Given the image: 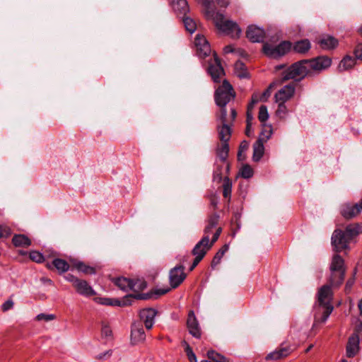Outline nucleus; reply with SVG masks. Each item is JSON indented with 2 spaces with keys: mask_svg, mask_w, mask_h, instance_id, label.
Segmentation results:
<instances>
[{
  "mask_svg": "<svg viewBox=\"0 0 362 362\" xmlns=\"http://www.w3.org/2000/svg\"><path fill=\"white\" fill-rule=\"evenodd\" d=\"M98 303L101 305H111L112 298H100L95 299Z\"/></svg>",
  "mask_w": 362,
  "mask_h": 362,
  "instance_id": "5fc2aeb1",
  "label": "nucleus"
},
{
  "mask_svg": "<svg viewBox=\"0 0 362 362\" xmlns=\"http://www.w3.org/2000/svg\"><path fill=\"white\" fill-rule=\"evenodd\" d=\"M228 250V246L227 245H224L218 251H222L223 255L226 253V252Z\"/></svg>",
  "mask_w": 362,
  "mask_h": 362,
  "instance_id": "338daca9",
  "label": "nucleus"
},
{
  "mask_svg": "<svg viewBox=\"0 0 362 362\" xmlns=\"http://www.w3.org/2000/svg\"><path fill=\"white\" fill-rule=\"evenodd\" d=\"M40 281L43 282L44 284H52V281L49 279L42 277L41 278Z\"/></svg>",
  "mask_w": 362,
  "mask_h": 362,
  "instance_id": "0e129e2a",
  "label": "nucleus"
},
{
  "mask_svg": "<svg viewBox=\"0 0 362 362\" xmlns=\"http://www.w3.org/2000/svg\"><path fill=\"white\" fill-rule=\"evenodd\" d=\"M362 233V223L348 225L345 230L337 229L332 236V244L337 252H340L349 247V242Z\"/></svg>",
  "mask_w": 362,
  "mask_h": 362,
  "instance_id": "20e7f679",
  "label": "nucleus"
},
{
  "mask_svg": "<svg viewBox=\"0 0 362 362\" xmlns=\"http://www.w3.org/2000/svg\"><path fill=\"white\" fill-rule=\"evenodd\" d=\"M221 231L222 229L221 227L217 228L211 241H209L208 236H203V238L195 245L192 249V254L193 255H202V257H204L207 251H209L212 247L213 245L218 239Z\"/></svg>",
  "mask_w": 362,
  "mask_h": 362,
  "instance_id": "0eeeda50",
  "label": "nucleus"
},
{
  "mask_svg": "<svg viewBox=\"0 0 362 362\" xmlns=\"http://www.w3.org/2000/svg\"><path fill=\"white\" fill-rule=\"evenodd\" d=\"M208 73L215 83H219L221 76L224 75V70L221 61L216 54L214 55V62L209 66Z\"/></svg>",
  "mask_w": 362,
  "mask_h": 362,
  "instance_id": "ddd939ff",
  "label": "nucleus"
},
{
  "mask_svg": "<svg viewBox=\"0 0 362 362\" xmlns=\"http://www.w3.org/2000/svg\"><path fill=\"white\" fill-rule=\"evenodd\" d=\"M332 59L326 56H320L312 59H303L291 64L281 73V81L293 79L300 81L312 71H320L331 66Z\"/></svg>",
  "mask_w": 362,
  "mask_h": 362,
  "instance_id": "f03ea898",
  "label": "nucleus"
},
{
  "mask_svg": "<svg viewBox=\"0 0 362 362\" xmlns=\"http://www.w3.org/2000/svg\"><path fill=\"white\" fill-rule=\"evenodd\" d=\"M101 334L103 338H105L107 341L112 339V332L110 326L107 325H103L101 329Z\"/></svg>",
  "mask_w": 362,
  "mask_h": 362,
  "instance_id": "79ce46f5",
  "label": "nucleus"
},
{
  "mask_svg": "<svg viewBox=\"0 0 362 362\" xmlns=\"http://www.w3.org/2000/svg\"><path fill=\"white\" fill-rule=\"evenodd\" d=\"M253 119H254L253 115H247V119H246L247 126H246V129H245V134L247 136H251L252 135V132L251 128H252Z\"/></svg>",
  "mask_w": 362,
  "mask_h": 362,
  "instance_id": "c03bdc74",
  "label": "nucleus"
},
{
  "mask_svg": "<svg viewBox=\"0 0 362 362\" xmlns=\"http://www.w3.org/2000/svg\"><path fill=\"white\" fill-rule=\"evenodd\" d=\"M248 147H249V144L247 141H243L241 142V144L239 146V150H238V160H240V153H243V152L247 151Z\"/></svg>",
  "mask_w": 362,
  "mask_h": 362,
  "instance_id": "8fccbe9b",
  "label": "nucleus"
},
{
  "mask_svg": "<svg viewBox=\"0 0 362 362\" xmlns=\"http://www.w3.org/2000/svg\"><path fill=\"white\" fill-rule=\"evenodd\" d=\"M234 71L236 76L240 78H248L250 77L247 66L240 60L235 63Z\"/></svg>",
  "mask_w": 362,
  "mask_h": 362,
  "instance_id": "c85d7f7f",
  "label": "nucleus"
},
{
  "mask_svg": "<svg viewBox=\"0 0 362 362\" xmlns=\"http://www.w3.org/2000/svg\"><path fill=\"white\" fill-rule=\"evenodd\" d=\"M170 288H159L156 289L153 293H138L134 295V298L138 300H148L152 298V296L156 294L158 296H161L167 293Z\"/></svg>",
  "mask_w": 362,
  "mask_h": 362,
  "instance_id": "7c9ffc66",
  "label": "nucleus"
},
{
  "mask_svg": "<svg viewBox=\"0 0 362 362\" xmlns=\"http://www.w3.org/2000/svg\"><path fill=\"white\" fill-rule=\"evenodd\" d=\"M122 305L121 302L118 299L112 298V306H120Z\"/></svg>",
  "mask_w": 362,
  "mask_h": 362,
  "instance_id": "680f3d73",
  "label": "nucleus"
},
{
  "mask_svg": "<svg viewBox=\"0 0 362 362\" xmlns=\"http://www.w3.org/2000/svg\"><path fill=\"white\" fill-rule=\"evenodd\" d=\"M147 286V284L144 280L137 279L134 281L133 291L144 290Z\"/></svg>",
  "mask_w": 362,
  "mask_h": 362,
  "instance_id": "49530a36",
  "label": "nucleus"
},
{
  "mask_svg": "<svg viewBox=\"0 0 362 362\" xmlns=\"http://www.w3.org/2000/svg\"><path fill=\"white\" fill-rule=\"evenodd\" d=\"M239 174L242 177L248 179L252 177L253 170L249 165H245L240 170Z\"/></svg>",
  "mask_w": 362,
  "mask_h": 362,
  "instance_id": "ea45409f",
  "label": "nucleus"
},
{
  "mask_svg": "<svg viewBox=\"0 0 362 362\" xmlns=\"http://www.w3.org/2000/svg\"><path fill=\"white\" fill-rule=\"evenodd\" d=\"M354 284V277L349 279L346 284V286H345L346 291H349L351 288Z\"/></svg>",
  "mask_w": 362,
  "mask_h": 362,
  "instance_id": "4d7b16f0",
  "label": "nucleus"
},
{
  "mask_svg": "<svg viewBox=\"0 0 362 362\" xmlns=\"http://www.w3.org/2000/svg\"><path fill=\"white\" fill-rule=\"evenodd\" d=\"M114 284L119 287L121 290L129 291L133 290L134 281L125 277H118L112 279Z\"/></svg>",
  "mask_w": 362,
  "mask_h": 362,
  "instance_id": "a878e982",
  "label": "nucleus"
},
{
  "mask_svg": "<svg viewBox=\"0 0 362 362\" xmlns=\"http://www.w3.org/2000/svg\"><path fill=\"white\" fill-rule=\"evenodd\" d=\"M218 220L219 215L217 214H213L209 217L207 224L204 230V236H208V238H209V235L212 233L214 228H216L218 223Z\"/></svg>",
  "mask_w": 362,
  "mask_h": 362,
  "instance_id": "cd10ccee",
  "label": "nucleus"
},
{
  "mask_svg": "<svg viewBox=\"0 0 362 362\" xmlns=\"http://www.w3.org/2000/svg\"><path fill=\"white\" fill-rule=\"evenodd\" d=\"M172 6L176 14L180 17L186 16L189 12V7L186 0H173Z\"/></svg>",
  "mask_w": 362,
  "mask_h": 362,
  "instance_id": "4be33fe9",
  "label": "nucleus"
},
{
  "mask_svg": "<svg viewBox=\"0 0 362 362\" xmlns=\"http://www.w3.org/2000/svg\"><path fill=\"white\" fill-rule=\"evenodd\" d=\"M209 358L214 362H228V359L223 356L214 351H209L207 353Z\"/></svg>",
  "mask_w": 362,
  "mask_h": 362,
  "instance_id": "58836bf2",
  "label": "nucleus"
},
{
  "mask_svg": "<svg viewBox=\"0 0 362 362\" xmlns=\"http://www.w3.org/2000/svg\"><path fill=\"white\" fill-rule=\"evenodd\" d=\"M195 256V258L193 261V263H194L195 264H198L201 261L202 259L204 258V257H202V255H194Z\"/></svg>",
  "mask_w": 362,
  "mask_h": 362,
  "instance_id": "052dcab7",
  "label": "nucleus"
},
{
  "mask_svg": "<svg viewBox=\"0 0 362 362\" xmlns=\"http://www.w3.org/2000/svg\"><path fill=\"white\" fill-rule=\"evenodd\" d=\"M329 285L326 284L320 287L317 292V300L314 307L315 322L324 323L333 311L332 305L333 293L331 286L338 287L344 281L345 274L344 261L343 258L336 254L333 256L330 264Z\"/></svg>",
  "mask_w": 362,
  "mask_h": 362,
  "instance_id": "f257e3e1",
  "label": "nucleus"
},
{
  "mask_svg": "<svg viewBox=\"0 0 362 362\" xmlns=\"http://www.w3.org/2000/svg\"><path fill=\"white\" fill-rule=\"evenodd\" d=\"M66 279L72 283L73 286L74 287L77 282L80 280V279L74 276V275L71 274H67L65 276Z\"/></svg>",
  "mask_w": 362,
  "mask_h": 362,
  "instance_id": "6e6d98bb",
  "label": "nucleus"
},
{
  "mask_svg": "<svg viewBox=\"0 0 362 362\" xmlns=\"http://www.w3.org/2000/svg\"><path fill=\"white\" fill-rule=\"evenodd\" d=\"M223 165V164L221 165L217 164L216 169L214 172V180H218V182L222 180V167Z\"/></svg>",
  "mask_w": 362,
  "mask_h": 362,
  "instance_id": "de8ad7c7",
  "label": "nucleus"
},
{
  "mask_svg": "<svg viewBox=\"0 0 362 362\" xmlns=\"http://www.w3.org/2000/svg\"><path fill=\"white\" fill-rule=\"evenodd\" d=\"M229 145L227 142H221V144L216 149V154L223 165H226V171L229 170V164L227 162L228 156Z\"/></svg>",
  "mask_w": 362,
  "mask_h": 362,
  "instance_id": "5701e85b",
  "label": "nucleus"
},
{
  "mask_svg": "<svg viewBox=\"0 0 362 362\" xmlns=\"http://www.w3.org/2000/svg\"><path fill=\"white\" fill-rule=\"evenodd\" d=\"M359 349V337L356 334H353L348 340L346 345V355L348 357H354L358 353Z\"/></svg>",
  "mask_w": 362,
  "mask_h": 362,
  "instance_id": "412c9836",
  "label": "nucleus"
},
{
  "mask_svg": "<svg viewBox=\"0 0 362 362\" xmlns=\"http://www.w3.org/2000/svg\"><path fill=\"white\" fill-rule=\"evenodd\" d=\"M259 120L262 124V129L258 139H262V141H267L271 137L273 129L271 124H267V121L269 117V115H258Z\"/></svg>",
  "mask_w": 362,
  "mask_h": 362,
  "instance_id": "a211bd4d",
  "label": "nucleus"
},
{
  "mask_svg": "<svg viewBox=\"0 0 362 362\" xmlns=\"http://www.w3.org/2000/svg\"><path fill=\"white\" fill-rule=\"evenodd\" d=\"M74 267L79 272H81L86 274H94L95 269L94 267L88 266L82 262H76L74 264Z\"/></svg>",
  "mask_w": 362,
  "mask_h": 362,
  "instance_id": "f704fd0d",
  "label": "nucleus"
},
{
  "mask_svg": "<svg viewBox=\"0 0 362 362\" xmlns=\"http://www.w3.org/2000/svg\"><path fill=\"white\" fill-rule=\"evenodd\" d=\"M223 51L226 54L233 53L235 52V49L232 47V45H227L224 47Z\"/></svg>",
  "mask_w": 362,
  "mask_h": 362,
  "instance_id": "13d9d810",
  "label": "nucleus"
},
{
  "mask_svg": "<svg viewBox=\"0 0 362 362\" xmlns=\"http://www.w3.org/2000/svg\"><path fill=\"white\" fill-rule=\"evenodd\" d=\"M76 291L81 296L90 297L96 294L93 288L88 283L83 279H80L74 286Z\"/></svg>",
  "mask_w": 362,
  "mask_h": 362,
  "instance_id": "6ab92c4d",
  "label": "nucleus"
},
{
  "mask_svg": "<svg viewBox=\"0 0 362 362\" xmlns=\"http://www.w3.org/2000/svg\"><path fill=\"white\" fill-rule=\"evenodd\" d=\"M295 93V86L289 84L284 86L274 95L275 102L278 103V108L275 113H286L289 111L285 103L293 97Z\"/></svg>",
  "mask_w": 362,
  "mask_h": 362,
  "instance_id": "423d86ee",
  "label": "nucleus"
},
{
  "mask_svg": "<svg viewBox=\"0 0 362 362\" xmlns=\"http://www.w3.org/2000/svg\"><path fill=\"white\" fill-rule=\"evenodd\" d=\"M197 265L195 264L194 263H192V264L191 265L189 269L192 271L193 270Z\"/></svg>",
  "mask_w": 362,
  "mask_h": 362,
  "instance_id": "774afa93",
  "label": "nucleus"
},
{
  "mask_svg": "<svg viewBox=\"0 0 362 362\" xmlns=\"http://www.w3.org/2000/svg\"><path fill=\"white\" fill-rule=\"evenodd\" d=\"M361 211L358 204L354 205L345 204L341 209V215L346 219H350L356 216Z\"/></svg>",
  "mask_w": 362,
  "mask_h": 362,
  "instance_id": "393cba45",
  "label": "nucleus"
},
{
  "mask_svg": "<svg viewBox=\"0 0 362 362\" xmlns=\"http://www.w3.org/2000/svg\"><path fill=\"white\" fill-rule=\"evenodd\" d=\"M216 1L221 7H226L229 4V0H216Z\"/></svg>",
  "mask_w": 362,
  "mask_h": 362,
  "instance_id": "bf43d9fd",
  "label": "nucleus"
},
{
  "mask_svg": "<svg viewBox=\"0 0 362 362\" xmlns=\"http://www.w3.org/2000/svg\"><path fill=\"white\" fill-rule=\"evenodd\" d=\"M354 54L357 59L362 60V43L357 45L354 50Z\"/></svg>",
  "mask_w": 362,
  "mask_h": 362,
  "instance_id": "864d4df0",
  "label": "nucleus"
},
{
  "mask_svg": "<svg viewBox=\"0 0 362 362\" xmlns=\"http://www.w3.org/2000/svg\"><path fill=\"white\" fill-rule=\"evenodd\" d=\"M226 116L228 115H221L218 121L221 127H218V136L221 142H228L231 136V129L230 126L226 123ZM231 120L235 119L236 115H228Z\"/></svg>",
  "mask_w": 362,
  "mask_h": 362,
  "instance_id": "1a4fd4ad",
  "label": "nucleus"
},
{
  "mask_svg": "<svg viewBox=\"0 0 362 362\" xmlns=\"http://www.w3.org/2000/svg\"><path fill=\"white\" fill-rule=\"evenodd\" d=\"M265 141H262V139H258L253 145V156L252 159L254 161H259L264 155V143Z\"/></svg>",
  "mask_w": 362,
  "mask_h": 362,
  "instance_id": "bb28decb",
  "label": "nucleus"
},
{
  "mask_svg": "<svg viewBox=\"0 0 362 362\" xmlns=\"http://www.w3.org/2000/svg\"><path fill=\"white\" fill-rule=\"evenodd\" d=\"M223 255L222 251H218L215 256L214 257L212 262H211V267H214L217 264H218L221 262V259H222Z\"/></svg>",
  "mask_w": 362,
  "mask_h": 362,
  "instance_id": "09e8293b",
  "label": "nucleus"
},
{
  "mask_svg": "<svg viewBox=\"0 0 362 362\" xmlns=\"http://www.w3.org/2000/svg\"><path fill=\"white\" fill-rule=\"evenodd\" d=\"M11 229L6 224H0V238H7L11 235Z\"/></svg>",
  "mask_w": 362,
  "mask_h": 362,
  "instance_id": "a19ab883",
  "label": "nucleus"
},
{
  "mask_svg": "<svg viewBox=\"0 0 362 362\" xmlns=\"http://www.w3.org/2000/svg\"><path fill=\"white\" fill-rule=\"evenodd\" d=\"M265 35L263 28L254 25H249L246 31V37L252 42H262Z\"/></svg>",
  "mask_w": 362,
  "mask_h": 362,
  "instance_id": "4468645a",
  "label": "nucleus"
},
{
  "mask_svg": "<svg viewBox=\"0 0 362 362\" xmlns=\"http://www.w3.org/2000/svg\"><path fill=\"white\" fill-rule=\"evenodd\" d=\"M112 354V350L109 349L107 351H105L103 353L99 354L95 356V358L98 360H105L106 358H110Z\"/></svg>",
  "mask_w": 362,
  "mask_h": 362,
  "instance_id": "3c124183",
  "label": "nucleus"
},
{
  "mask_svg": "<svg viewBox=\"0 0 362 362\" xmlns=\"http://www.w3.org/2000/svg\"><path fill=\"white\" fill-rule=\"evenodd\" d=\"M354 64L355 59L350 56H346L341 59L337 69L339 72H343L351 69Z\"/></svg>",
  "mask_w": 362,
  "mask_h": 362,
  "instance_id": "473e14b6",
  "label": "nucleus"
},
{
  "mask_svg": "<svg viewBox=\"0 0 362 362\" xmlns=\"http://www.w3.org/2000/svg\"><path fill=\"white\" fill-rule=\"evenodd\" d=\"M12 243L16 247H28L31 245V240L23 234L14 235Z\"/></svg>",
  "mask_w": 362,
  "mask_h": 362,
  "instance_id": "c756f323",
  "label": "nucleus"
},
{
  "mask_svg": "<svg viewBox=\"0 0 362 362\" xmlns=\"http://www.w3.org/2000/svg\"><path fill=\"white\" fill-rule=\"evenodd\" d=\"M29 257L31 260L37 263H41L45 260L44 256L42 253L37 251H31L30 252Z\"/></svg>",
  "mask_w": 362,
  "mask_h": 362,
  "instance_id": "37998d69",
  "label": "nucleus"
},
{
  "mask_svg": "<svg viewBox=\"0 0 362 362\" xmlns=\"http://www.w3.org/2000/svg\"><path fill=\"white\" fill-rule=\"evenodd\" d=\"M291 50V42L290 41H283L276 46L264 43L262 47L263 53L267 57L274 59L285 55Z\"/></svg>",
  "mask_w": 362,
  "mask_h": 362,
  "instance_id": "6e6552de",
  "label": "nucleus"
},
{
  "mask_svg": "<svg viewBox=\"0 0 362 362\" xmlns=\"http://www.w3.org/2000/svg\"><path fill=\"white\" fill-rule=\"evenodd\" d=\"M184 270L185 267L182 265L176 266L170 269L169 272V281L173 288L179 286L185 279L186 274Z\"/></svg>",
  "mask_w": 362,
  "mask_h": 362,
  "instance_id": "9d476101",
  "label": "nucleus"
},
{
  "mask_svg": "<svg viewBox=\"0 0 362 362\" xmlns=\"http://www.w3.org/2000/svg\"><path fill=\"white\" fill-rule=\"evenodd\" d=\"M231 191H232V182L228 177H226L223 179V197L225 198L230 197Z\"/></svg>",
  "mask_w": 362,
  "mask_h": 362,
  "instance_id": "e433bc0d",
  "label": "nucleus"
},
{
  "mask_svg": "<svg viewBox=\"0 0 362 362\" xmlns=\"http://www.w3.org/2000/svg\"><path fill=\"white\" fill-rule=\"evenodd\" d=\"M356 331L357 332H362V322H358L356 326Z\"/></svg>",
  "mask_w": 362,
  "mask_h": 362,
  "instance_id": "69168bd1",
  "label": "nucleus"
},
{
  "mask_svg": "<svg viewBox=\"0 0 362 362\" xmlns=\"http://www.w3.org/2000/svg\"><path fill=\"white\" fill-rule=\"evenodd\" d=\"M235 93L230 83L224 80L215 91L214 100L217 106L221 108V113H226V105L231 100H234Z\"/></svg>",
  "mask_w": 362,
  "mask_h": 362,
  "instance_id": "39448f33",
  "label": "nucleus"
},
{
  "mask_svg": "<svg viewBox=\"0 0 362 362\" xmlns=\"http://www.w3.org/2000/svg\"><path fill=\"white\" fill-rule=\"evenodd\" d=\"M197 54L199 57L204 58L211 52V47L204 36L197 35L194 39Z\"/></svg>",
  "mask_w": 362,
  "mask_h": 362,
  "instance_id": "f8f14e48",
  "label": "nucleus"
},
{
  "mask_svg": "<svg viewBox=\"0 0 362 362\" xmlns=\"http://www.w3.org/2000/svg\"><path fill=\"white\" fill-rule=\"evenodd\" d=\"M258 113H268L267 106L264 105H262L259 107V112Z\"/></svg>",
  "mask_w": 362,
  "mask_h": 362,
  "instance_id": "e2e57ef3",
  "label": "nucleus"
},
{
  "mask_svg": "<svg viewBox=\"0 0 362 362\" xmlns=\"http://www.w3.org/2000/svg\"><path fill=\"white\" fill-rule=\"evenodd\" d=\"M56 316L53 314L40 313L36 316L35 320L37 321L45 320L46 322H49L54 320Z\"/></svg>",
  "mask_w": 362,
  "mask_h": 362,
  "instance_id": "a18cd8bd",
  "label": "nucleus"
},
{
  "mask_svg": "<svg viewBox=\"0 0 362 362\" xmlns=\"http://www.w3.org/2000/svg\"><path fill=\"white\" fill-rule=\"evenodd\" d=\"M52 264L58 270L59 273H64L69 270V264L62 259L56 258L53 259Z\"/></svg>",
  "mask_w": 362,
  "mask_h": 362,
  "instance_id": "72a5a7b5",
  "label": "nucleus"
},
{
  "mask_svg": "<svg viewBox=\"0 0 362 362\" xmlns=\"http://www.w3.org/2000/svg\"><path fill=\"white\" fill-rule=\"evenodd\" d=\"M274 86V83H271L269 87L264 90L263 93H255L251 98V102L247 105V110L246 113H250L253 110V108L256 104L260 101H266L272 93V88Z\"/></svg>",
  "mask_w": 362,
  "mask_h": 362,
  "instance_id": "dca6fc26",
  "label": "nucleus"
},
{
  "mask_svg": "<svg viewBox=\"0 0 362 362\" xmlns=\"http://www.w3.org/2000/svg\"><path fill=\"white\" fill-rule=\"evenodd\" d=\"M202 4L206 9V17L212 19L219 30L233 38H238L240 36L242 30L238 25L234 21L225 20L223 14L215 12L212 8V0H202Z\"/></svg>",
  "mask_w": 362,
  "mask_h": 362,
  "instance_id": "7ed1b4c3",
  "label": "nucleus"
},
{
  "mask_svg": "<svg viewBox=\"0 0 362 362\" xmlns=\"http://www.w3.org/2000/svg\"><path fill=\"white\" fill-rule=\"evenodd\" d=\"M291 352L288 346H281L266 356V360H279L288 356Z\"/></svg>",
  "mask_w": 362,
  "mask_h": 362,
  "instance_id": "b1692460",
  "label": "nucleus"
},
{
  "mask_svg": "<svg viewBox=\"0 0 362 362\" xmlns=\"http://www.w3.org/2000/svg\"><path fill=\"white\" fill-rule=\"evenodd\" d=\"M13 306V302L12 300H8L4 302L1 305V310L4 312H6L8 310L11 309Z\"/></svg>",
  "mask_w": 362,
  "mask_h": 362,
  "instance_id": "603ef678",
  "label": "nucleus"
},
{
  "mask_svg": "<svg viewBox=\"0 0 362 362\" xmlns=\"http://www.w3.org/2000/svg\"><path fill=\"white\" fill-rule=\"evenodd\" d=\"M319 44L322 49H329L336 47L338 45V40L332 36H327L319 41Z\"/></svg>",
  "mask_w": 362,
  "mask_h": 362,
  "instance_id": "2f4dec72",
  "label": "nucleus"
},
{
  "mask_svg": "<svg viewBox=\"0 0 362 362\" xmlns=\"http://www.w3.org/2000/svg\"><path fill=\"white\" fill-rule=\"evenodd\" d=\"M311 48V43L308 39H302L291 43V50L299 54H307Z\"/></svg>",
  "mask_w": 362,
  "mask_h": 362,
  "instance_id": "aec40b11",
  "label": "nucleus"
},
{
  "mask_svg": "<svg viewBox=\"0 0 362 362\" xmlns=\"http://www.w3.org/2000/svg\"><path fill=\"white\" fill-rule=\"evenodd\" d=\"M182 344L185 346V351L186 355L188 358V360L190 362H197V360L196 355L194 354L192 349L190 347L189 344L186 341H183L182 342Z\"/></svg>",
  "mask_w": 362,
  "mask_h": 362,
  "instance_id": "4c0bfd02",
  "label": "nucleus"
},
{
  "mask_svg": "<svg viewBox=\"0 0 362 362\" xmlns=\"http://www.w3.org/2000/svg\"><path fill=\"white\" fill-rule=\"evenodd\" d=\"M182 18L186 30L189 33H193L197 29L195 21L192 18L187 16V15L182 17Z\"/></svg>",
  "mask_w": 362,
  "mask_h": 362,
  "instance_id": "c9c22d12",
  "label": "nucleus"
},
{
  "mask_svg": "<svg viewBox=\"0 0 362 362\" xmlns=\"http://www.w3.org/2000/svg\"><path fill=\"white\" fill-rule=\"evenodd\" d=\"M146 334L141 322H134L132 325L131 341L134 344L144 341Z\"/></svg>",
  "mask_w": 362,
  "mask_h": 362,
  "instance_id": "f3484780",
  "label": "nucleus"
},
{
  "mask_svg": "<svg viewBox=\"0 0 362 362\" xmlns=\"http://www.w3.org/2000/svg\"><path fill=\"white\" fill-rule=\"evenodd\" d=\"M157 310L152 308H147L140 310L139 317L147 329H151L154 325V319Z\"/></svg>",
  "mask_w": 362,
  "mask_h": 362,
  "instance_id": "2eb2a0df",
  "label": "nucleus"
},
{
  "mask_svg": "<svg viewBox=\"0 0 362 362\" xmlns=\"http://www.w3.org/2000/svg\"><path fill=\"white\" fill-rule=\"evenodd\" d=\"M187 327L189 334L192 337L197 339L201 338V327L193 310H190L188 314Z\"/></svg>",
  "mask_w": 362,
  "mask_h": 362,
  "instance_id": "9b49d317",
  "label": "nucleus"
}]
</instances>
